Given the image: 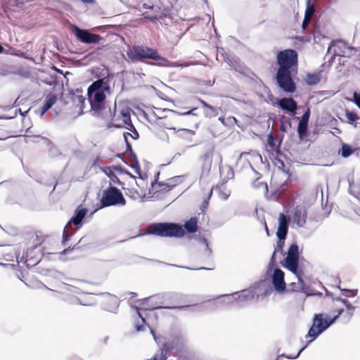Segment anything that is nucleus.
Segmentation results:
<instances>
[{"label":"nucleus","instance_id":"nucleus-1","mask_svg":"<svg viewBox=\"0 0 360 360\" xmlns=\"http://www.w3.org/2000/svg\"><path fill=\"white\" fill-rule=\"evenodd\" d=\"M127 56L130 62L135 63L137 62H144L146 59H150L156 63L150 62L149 65H157L159 66H172V63L164 57H162L156 49L146 46H134L129 47L127 51ZM172 66L179 67L178 62L172 63Z\"/></svg>","mask_w":360,"mask_h":360},{"label":"nucleus","instance_id":"nucleus-2","mask_svg":"<svg viewBox=\"0 0 360 360\" xmlns=\"http://www.w3.org/2000/svg\"><path fill=\"white\" fill-rule=\"evenodd\" d=\"M112 78L108 76L94 82L88 88V98L93 110H101L104 106L107 94H110V83Z\"/></svg>","mask_w":360,"mask_h":360},{"label":"nucleus","instance_id":"nucleus-3","mask_svg":"<svg viewBox=\"0 0 360 360\" xmlns=\"http://www.w3.org/2000/svg\"><path fill=\"white\" fill-rule=\"evenodd\" d=\"M149 233L161 237L181 238L185 231L180 224L172 222L156 223L149 226Z\"/></svg>","mask_w":360,"mask_h":360},{"label":"nucleus","instance_id":"nucleus-4","mask_svg":"<svg viewBox=\"0 0 360 360\" xmlns=\"http://www.w3.org/2000/svg\"><path fill=\"white\" fill-rule=\"evenodd\" d=\"M88 210L81 206L78 207L72 218L68 222L64 228L63 233L62 243L66 245L67 241L82 226V221L86 216Z\"/></svg>","mask_w":360,"mask_h":360},{"label":"nucleus","instance_id":"nucleus-5","mask_svg":"<svg viewBox=\"0 0 360 360\" xmlns=\"http://www.w3.org/2000/svg\"><path fill=\"white\" fill-rule=\"evenodd\" d=\"M336 320L337 317L330 318L325 314H316L313 319V324L306 335L307 338H312L308 342L307 345L328 329Z\"/></svg>","mask_w":360,"mask_h":360},{"label":"nucleus","instance_id":"nucleus-6","mask_svg":"<svg viewBox=\"0 0 360 360\" xmlns=\"http://www.w3.org/2000/svg\"><path fill=\"white\" fill-rule=\"evenodd\" d=\"M278 70H292L297 68L298 63V53L295 49H288L280 51L276 55Z\"/></svg>","mask_w":360,"mask_h":360},{"label":"nucleus","instance_id":"nucleus-7","mask_svg":"<svg viewBox=\"0 0 360 360\" xmlns=\"http://www.w3.org/2000/svg\"><path fill=\"white\" fill-rule=\"evenodd\" d=\"M101 203L103 207L124 205L126 200L117 188L110 186L108 188L103 191Z\"/></svg>","mask_w":360,"mask_h":360},{"label":"nucleus","instance_id":"nucleus-8","mask_svg":"<svg viewBox=\"0 0 360 360\" xmlns=\"http://www.w3.org/2000/svg\"><path fill=\"white\" fill-rule=\"evenodd\" d=\"M282 266L297 275L302 273L298 269L299 266V248L296 243H292L288 248L287 256L282 262Z\"/></svg>","mask_w":360,"mask_h":360},{"label":"nucleus","instance_id":"nucleus-9","mask_svg":"<svg viewBox=\"0 0 360 360\" xmlns=\"http://www.w3.org/2000/svg\"><path fill=\"white\" fill-rule=\"evenodd\" d=\"M352 50L353 48L350 47L345 41L341 39L333 40L328 48V53L332 54L329 63L331 64L335 56H350Z\"/></svg>","mask_w":360,"mask_h":360},{"label":"nucleus","instance_id":"nucleus-10","mask_svg":"<svg viewBox=\"0 0 360 360\" xmlns=\"http://www.w3.org/2000/svg\"><path fill=\"white\" fill-rule=\"evenodd\" d=\"M277 85L285 93H293L296 90V84L292 78L291 70H278L276 75Z\"/></svg>","mask_w":360,"mask_h":360},{"label":"nucleus","instance_id":"nucleus-11","mask_svg":"<svg viewBox=\"0 0 360 360\" xmlns=\"http://www.w3.org/2000/svg\"><path fill=\"white\" fill-rule=\"evenodd\" d=\"M71 30L76 38L84 44H97L102 39L99 34L91 33L89 30L82 29L75 25L71 26Z\"/></svg>","mask_w":360,"mask_h":360},{"label":"nucleus","instance_id":"nucleus-12","mask_svg":"<svg viewBox=\"0 0 360 360\" xmlns=\"http://www.w3.org/2000/svg\"><path fill=\"white\" fill-rule=\"evenodd\" d=\"M165 295L158 294L156 295L150 296L144 299L145 302H150L151 304L146 308V309H183L185 308L190 307V305H183V306H174V307H164L162 304L165 303L164 298Z\"/></svg>","mask_w":360,"mask_h":360},{"label":"nucleus","instance_id":"nucleus-13","mask_svg":"<svg viewBox=\"0 0 360 360\" xmlns=\"http://www.w3.org/2000/svg\"><path fill=\"white\" fill-rule=\"evenodd\" d=\"M307 210L303 205L295 206L292 211V221L298 227H303L307 221Z\"/></svg>","mask_w":360,"mask_h":360},{"label":"nucleus","instance_id":"nucleus-14","mask_svg":"<svg viewBox=\"0 0 360 360\" xmlns=\"http://www.w3.org/2000/svg\"><path fill=\"white\" fill-rule=\"evenodd\" d=\"M277 105L282 110L295 115L297 109V102L292 98H282L277 101Z\"/></svg>","mask_w":360,"mask_h":360},{"label":"nucleus","instance_id":"nucleus-15","mask_svg":"<svg viewBox=\"0 0 360 360\" xmlns=\"http://www.w3.org/2000/svg\"><path fill=\"white\" fill-rule=\"evenodd\" d=\"M272 284L274 289L278 292H282L285 288L284 281V272L280 269H275L272 274Z\"/></svg>","mask_w":360,"mask_h":360},{"label":"nucleus","instance_id":"nucleus-16","mask_svg":"<svg viewBox=\"0 0 360 360\" xmlns=\"http://www.w3.org/2000/svg\"><path fill=\"white\" fill-rule=\"evenodd\" d=\"M290 219L283 213H280L278 217V226L276 231V236H287L288 231Z\"/></svg>","mask_w":360,"mask_h":360},{"label":"nucleus","instance_id":"nucleus-17","mask_svg":"<svg viewBox=\"0 0 360 360\" xmlns=\"http://www.w3.org/2000/svg\"><path fill=\"white\" fill-rule=\"evenodd\" d=\"M236 300L241 304L249 302L255 297V292L253 289H246L240 291L239 293H235Z\"/></svg>","mask_w":360,"mask_h":360},{"label":"nucleus","instance_id":"nucleus-18","mask_svg":"<svg viewBox=\"0 0 360 360\" xmlns=\"http://www.w3.org/2000/svg\"><path fill=\"white\" fill-rule=\"evenodd\" d=\"M295 276L297 278V282H292L290 283V286L292 287L291 290L295 292H303L307 293V286L302 278V273H298Z\"/></svg>","mask_w":360,"mask_h":360},{"label":"nucleus","instance_id":"nucleus-19","mask_svg":"<svg viewBox=\"0 0 360 360\" xmlns=\"http://www.w3.org/2000/svg\"><path fill=\"white\" fill-rule=\"evenodd\" d=\"M213 154L214 147H212L200 157L201 160L203 162V168H207L208 170H210L212 165Z\"/></svg>","mask_w":360,"mask_h":360},{"label":"nucleus","instance_id":"nucleus-20","mask_svg":"<svg viewBox=\"0 0 360 360\" xmlns=\"http://www.w3.org/2000/svg\"><path fill=\"white\" fill-rule=\"evenodd\" d=\"M349 192L360 201V184L349 181ZM355 213L360 217V209L355 210Z\"/></svg>","mask_w":360,"mask_h":360},{"label":"nucleus","instance_id":"nucleus-21","mask_svg":"<svg viewBox=\"0 0 360 360\" xmlns=\"http://www.w3.org/2000/svg\"><path fill=\"white\" fill-rule=\"evenodd\" d=\"M122 160L125 164L134 169L136 173L140 174V166L136 154H133V155L131 156L128 155V160L127 161H124V160Z\"/></svg>","mask_w":360,"mask_h":360},{"label":"nucleus","instance_id":"nucleus-22","mask_svg":"<svg viewBox=\"0 0 360 360\" xmlns=\"http://www.w3.org/2000/svg\"><path fill=\"white\" fill-rule=\"evenodd\" d=\"M278 240L276 242V246L275 248V250L271 258V263L275 262V255L276 252H280L282 255H283V247L285 244V240L286 237L285 236H277Z\"/></svg>","mask_w":360,"mask_h":360},{"label":"nucleus","instance_id":"nucleus-23","mask_svg":"<svg viewBox=\"0 0 360 360\" xmlns=\"http://www.w3.org/2000/svg\"><path fill=\"white\" fill-rule=\"evenodd\" d=\"M179 176H174L168 179L167 183H159V186L161 188V190H167L170 191L172 188H174L179 183Z\"/></svg>","mask_w":360,"mask_h":360},{"label":"nucleus","instance_id":"nucleus-24","mask_svg":"<svg viewBox=\"0 0 360 360\" xmlns=\"http://www.w3.org/2000/svg\"><path fill=\"white\" fill-rule=\"evenodd\" d=\"M185 229L191 233H195L198 229V220L196 217H191L184 224Z\"/></svg>","mask_w":360,"mask_h":360},{"label":"nucleus","instance_id":"nucleus-25","mask_svg":"<svg viewBox=\"0 0 360 360\" xmlns=\"http://www.w3.org/2000/svg\"><path fill=\"white\" fill-rule=\"evenodd\" d=\"M354 150H354L350 145H348L347 143H343L342 145V148L339 150L338 153L342 158H347L349 157L354 152Z\"/></svg>","mask_w":360,"mask_h":360},{"label":"nucleus","instance_id":"nucleus-26","mask_svg":"<svg viewBox=\"0 0 360 360\" xmlns=\"http://www.w3.org/2000/svg\"><path fill=\"white\" fill-rule=\"evenodd\" d=\"M106 175L109 177L110 182L113 184H117L120 186L124 185L122 182H121L119 178L114 174V172L110 169V168H106L104 171Z\"/></svg>","mask_w":360,"mask_h":360},{"label":"nucleus","instance_id":"nucleus-27","mask_svg":"<svg viewBox=\"0 0 360 360\" xmlns=\"http://www.w3.org/2000/svg\"><path fill=\"white\" fill-rule=\"evenodd\" d=\"M308 124L299 122L297 126V134L300 139H303L307 135Z\"/></svg>","mask_w":360,"mask_h":360},{"label":"nucleus","instance_id":"nucleus-28","mask_svg":"<svg viewBox=\"0 0 360 360\" xmlns=\"http://www.w3.org/2000/svg\"><path fill=\"white\" fill-rule=\"evenodd\" d=\"M57 96L53 94H49L45 98L44 104L49 108H51L56 102Z\"/></svg>","mask_w":360,"mask_h":360},{"label":"nucleus","instance_id":"nucleus-29","mask_svg":"<svg viewBox=\"0 0 360 360\" xmlns=\"http://www.w3.org/2000/svg\"><path fill=\"white\" fill-rule=\"evenodd\" d=\"M320 80L321 78L319 74H309L307 77V83L309 85H316Z\"/></svg>","mask_w":360,"mask_h":360},{"label":"nucleus","instance_id":"nucleus-30","mask_svg":"<svg viewBox=\"0 0 360 360\" xmlns=\"http://www.w3.org/2000/svg\"><path fill=\"white\" fill-rule=\"evenodd\" d=\"M177 131L179 132V136L185 138V139H188L189 136H192V135L195 134L194 131L188 129H178Z\"/></svg>","mask_w":360,"mask_h":360},{"label":"nucleus","instance_id":"nucleus-31","mask_svg":"<svg viewBox=\"0 0 360 360\" xmlns=\"http://www.w3.org/2000/svg\"><path fill=\"white\" fill-rule=\"evenodd\" d=\"M307 7L304 15L307 16V18H311L315 12V8H314V6L311 4V2L308 1V0L307 1Z\"/></svg>","mask_w":360,"mask_h":360},{"label":"nucleus","instance_id":"nucleus-32","mask_svg":"<svg viewBox=\"0 0 360 360\" xmlns=\"http://www.w3.org/2000/svg\"><path fill=\"white\" fill-rule=\"evenodd\" d=\"M342 304L346 307L349 318L352 317L353 316V311L355 309V307L352 305L347 300H342Z\"/></svg>","mask_w":360,"mask_h":360},{"label":"nucleus","instance_id":"nucleus-33","mask_svg":"<svg viewBox=\"0 0 360 360\" xmlns=\"http://www.w3.org/2000/svg\"><path fill=\"white\" fill-rule=\"evenodd\" d=\"M122 115L123 117V121L124 124L127 125V127H130L131 125H133L130 115L127 112L122 111Z\"/></svg>","mask_w":360,"mask_h":360},{"label":"nucleus","instance_id":"nucleus-34","mask_svg":"<svg viewBox=\"0 0 360 360\" xmlns=\"http://www.w3.org/2000/svg\"><path fill=\"white\" fill-rule=\"evenodd\" d=\"M267 141L269 146L272 149L274 150L276 148V140L274 136V135L270 133L267 136Z\"/></svg>","mask_w":360,"mask_h":360},{"label":"nucleus","instance_id":"nucleus-35","mask_svg":"<svg viewBox=\"0 0 360 360\" xmlns=\"http://www.w3.org/2000/svg\"><path fill=\"white\" fill-rule=\"evenodd\" d=\"M310 115H311L310 108H308L307 109V110L304 112L300 122H302V123L308 124L309 117H310Z\"/></svg>","mask_w":360,"mask_h":360},{"label":"nucleus","instance_id":"nucleus-36","mask_svg":"<svg viewBox=\"0 0 360 360\" xmlns=\"http://www.w3.org/2000/svg\"><path fill=\"white\" fill-rule=\"evenodd\" d=\"M346 117L347 118L348 122L350 124L355 122L357 119V117L355 113H354L353 112L348 111V110L346 112Z\"/></svg>","mask_w":360,"mask_h":360},{"label":"nucleus","instance_id":"nucleus-37","mask_svg":"<svg viewBox=\"0 0 360 360\" xmlns=\"http://www.w3.org/2000/svg\"><path fill=\"white\" fill-rule=\"evenodd\" d=\"M157 262L161 263V264H164L165 265H167V266H176V267H179V268L191 269V268L187 267V266H179V265H176V264H168V263H165V262H160V261H157ZM199 269L209 270L210 269L204 268V267L198 268V269H191V270H199Z\"/></svg>","mask_w":360,"mask_h":360},{"label":"nucleus","instance_id":"nucleus-38","mask_svg":"<svg viewBox=\"0 0 360 360\" xmlns=\"http://www.w3.org/2000/svg\"><path fill=\"white\" fill-rule=\"evenodd\" d=\"M200 102L202 104V106L203 108H208L210 109L213 114L216 115L217 114V109L216 108H214V106L208 104L207 103H206L205 101H202V100H200Z\"/></svg>","mask_w":360,"mask_h":360},{"label":"nucleus","instance_id":"nucleus-39","mask_svg":"<svg viewBox=\"0 0 360 360\" xmlns=\"http://www.w3.org/2000/svg\"><path fill=\"white\" fill-rule=\"evenodd\" d=\"M127 129L132 132L131 137L134 139H137L139 137V133L134 125H131L130 127H127Z\"/></svg>","mask_w":360,"mask_h":360},{"label":"nucleus","instance_id":"nucleus-40","mask_svg":"<svg viewBox=\"0 0 360 360\" xmlns=\"http://www.w3.org/2000/svg\"><path fill=\"white\" fill-rule=\"evenodd\" d=\"M353 101L360 108V92L353 93Z\"/></svg>","mask_w":360,"mask_h":360},{"label":"nucleus","instance_id":"nucleus-41","mask_svg":"<svg viewBox=\"0 0 360 360\" xmlns=\"http://www.w3.org/2000/svg\"><path fill=\"white\" fill-rule=\"evenodd\" d=\"M200 241L204 244L207 255H210L212 252V250L209 248V244H208L207 240L205 238L202 237L200 238Z\"/></svg>","mask_w":360,"mask_h":360},{"label":"nucleus","instance_id":"nucleus-42","mask_svg":"<svg viewBox=\"0 0 360 360\" xmlns=\"http://www.w3.org/2000/svg\"><path fill=\"white\" fill-rule=\"evenodd\" d=\"M212 193V191H210V193H209V196H208V198H206V199H205V200H203L202 204V205H201V207H200V209H201V210H202V212H203L205 209H207V206H208V204H209V200H210V196H211Z\"/></svg>","mask_w":360,"mask_h":360},{"label":"nucleus","instance_id":"nucleus-43","mask_svg":"<svg viewBox=\"0 0 360 360\" xmlns=\"http://www.w3.org/2000/svg\"><path fill=\"white\" fill-rule=\"evenodd\" d=\"M125 143L127 146L126 153L129 156L133 155V154H135L132 150L131 145L129 143V141H127Z\"/></svg>","mask_w":360,"mask_h":360},{"label":"nucleus","instance_id":"nucleus-44","mask_svg":"<svg viewBox=\"0 0 360 360\" xmlns=\"http://www.w3.org/2000/svg\"><path fill=\"white\" fill-rule=\"evenodd\" d=\"M343 290L345 291L346 292L349 293V295H347V297H355L357 295V292H358V290L356 289H352V290L344 289Z\"/></svg>","mask_w":360,"mask_h":360},{"label":"nucleus","instance_id":"nucleus-45","mask_svg":"<svg viewBox=\"0 0 360 360\" xmlns=\"http://www.w3.org/2000/svg\"><path fill=\"white\" fill-rule=\"evenodd\" d=\"M306 347H302L299 352L297 354V355H295V356H290V355H285V354H282L281 356H284L287 359H297L301 354V352L305 349Z\"/></svg>","mask_w":360,"mask_h":360},{"label":"nucleus","instance_id":"nucleus-46","mask_svg":"<svg viewBox=\"0 0 360 360\" xmlns=\"http://www.w3.org/2000/svg\"><path fill=\"white\" fill-rule=\"evenodd\" d=\"M49 153L51 156H57L59 154V151L56 147L52 146L49 149Z\"/></svg>","mask_w":360,"mask_h":360},{"label":"nucleus","instance_id":"nucleus-47","mask_svg":"<svg viewBox=\"0 0 360 360\" xmlns=\"http://www.w3.org/2000/svg\"><path fill=\"white\" fill-rule=\"evenodd\" d=\"M311 21V18H307V16L304 15V20H303V22H302V27L303 29H306L308 24L309 23V22Z\"/></svg>","mask_w":360,"mask_h":360},{"label":"nucleus","instance_id":"nucleus-48","mask_svg":"<svg viewBox=\"0 0 360 360\" xmlns=\"http://www.w3.org/2000/svg\"><path fill=\"white\" fill-rule=\"evenodd\" d=\"M49 109L50 108L44 105L41 110L40 116H43Z\"/></svg>","mask_w":360,"mask_h":360},{"label":"nucleus","instance_id":"nucleus-49","mask_svg":"<svg viewBox=\"0 0 360 360\" xmlns=\"http://www.w3.org/2000/svg\"><path fill=\"white\" fill-rule=\"evenodd\" d=\"M49 109L50 108L44 105L41 110L40 116H43Z\"/></svg>","mask_w":360,"mask_h":360},{"label":"nucleus","instance_id":"nucleus-50","mask_svg":"<svg viewBox=\"0 0 360 360\" xmlns=\"http://www.w3.org/2000/svg\"><path fill=\"white\" fill-rule=\"evenodd\" d=\"M49 109L50 108L44 105L41 110L40 116H43Z\"/></svg>","mask_w":360,"mask_h":360},{"label":"nucleus","instance_id":"nucleus-51","mask_svg":"<svg viewBox=\"0 0 360 360\" xmlns=\"http://www.w3.org/2000/svg\"><path fill=\"white\" fill-rule=\"evenodd\" d=\"M233 176H234L233 170L232 169L231 167H229V172H228V176H229V178H233Z\"/></svg>","mask_w":360,"mask_h":360},{"label":"nucleus","instance_id":"nucleus-52","mask_svg":"<svg viewBox=\"0 0 360 360\" xmlns=\"http://www.w3.org/2000/svg\"><path fill=\"white\" fill-rule=\"evenodd\" d=\"M136 329L137 331L144 330V326L143 325L136 324Z\"/></svg>","mask_w":360,"mask_h":360},{"label":"nucleus","instance_id":"nucleus-53","mask_svg":"<svg viewBox=\"0 0 360 360\" xmlns=\"http://www.w3.org/2000/svg\"><path fill=\"white\" fill-rule=\"evenodd\" d=\"M195 110V109H192L189 111H187V112H183V113H180L179 115H193V111Z\"/></svg>","mask_w":360,"mask_h":360},{"label":"nucleus","instance_id":"nucleus-54","mask_svg":"<svg viewBox=\"0 0 360 360\" xmlns=\"http://www.w3.org/2000/svg\"><path fill=\"white\" fill-rule=\"evenodd\" d=\"M136 309H137L138 315H139V316L141 318V319L142 322H143V323H146V319L142 316L141 314V313H140V311H139V309H138V308H137Z\"/></svg>","mask_w":360,"mask_h":360},{"label":"nucleus","instance_id":"nucleus-55","mask_svg":"<svg viewBox=\"0 0 360 360\" xmlns=\"http://www.w3.org/2000/svg\"><path fill=\"white\" fill-rule=\"evenodd\" d=\"M160 360H166L167 359V356H166V354H165V352L164 351H161V354H160Z\"/></svg>","mask_w":360,"mask_h":360},{"label":"nucleus","instance_id":"nucleus-56","mask_svg":"<svg viewBox=\"0 0 360 360\" xmlns=\"http://www.w3.org/2000/svg\"><path fill=\"white\" fill-rule=\"evenodd\" d=\"M131 134H130L129 132H124L123 136H124V141L126 142L127 141H128V136H131Z\"/></svg>","mask_w":360,"mask_h":360},{"label":"nucleus","instance_id":"nucleus-57","mask_svg":"<svg viewBox=\"0 0 360 360\" xmlns=\"http://www.w3.org/2000/svg\"><path fill=\"white\" fill-rule=\"evenodd\" d=\"M80 1L86 4H94L95 2V0H80Z\"/></svg>","mask_w":360,"mask_h":360},{"label":"nucleus","instance_id":"nucleus-58","mask_svg":"<svg viewBox=\"0 0 360 360\" xmlns=\"http://www.w3.org/2000/svg\"><path fill=\"white\" fill-rule=\"evenodd\" d=\"M343 311H344L343 309H340L338 311V314L335 315L334 317H337V319H338L339 318V316L342 314Z\"/></svg>","mask_w":360,"mask_h":360},{"label":"nucleus","instance_id":"nucleus-59","mask_svg":"<svg viewBox=\"0 0 360 360\" xmlns=\"http://www.w3.org/2000/svg\"><path fill=\"white\" fill-rule=\"evenodd\" d=\"M77 303L81 304V305H89V304L82 303L79 299H76Z\"/></svg>","mask_w":360,"mask_h":360},{"label":"nucleus","instance_id":"nucleus-60","mask_svg":"<svg viewBox=\"0 0 360 360\" xmlns=\"http://www.w3.org/2000/svg\"><path fill=\"white\" fill-rule=\"evenodd\" d=\"M165 111H167L172 114H176V112H175L174 110H172L165 109Z\"/></svg>","mask_w":360,"mask_h":360},{"label":"nucleus","instance_id":"nucleus-61","mask_svg":"<svg viewBox=\"0 0 360 360\" xmlns=\"http://www.w3.org/2000/svg\"><path fill=\"white\" fill-rule=\"evenodd\" d=\"M335 300H337V301L341 302L342 303V300H347L346 299H342V298H341L340 297H336Z\"/></svg>","mask_w":360,"mask_h":360},{"label":"nucleus","instance_id":"nucleus-62","mask_svg":"<svg viewBox=\"0 0 360 360\" xmlns=\"http://www.w3.org/2000/svg\"><path fill=\"white\" fill-rule=\"evenodd\" d=\"M265 231H266V233L268 236H269V229H268V227L266 226V224L265 223Z\"/></svg>","mask_w":360,"mask_h":360},{"label":"nucleus","instance_id":"nucleus-63","mask_svg":"<svg viewBox=\"0 0 360 360\" xmlns=\"http://www.w3.org/2000/svg\"><path fill=\"white\" fill-rule=\"evenodd\" d=\"M148 360H158V356H157V355H155V356H153L151 359H148Z\"/></svg>","mask_w":360,"mask_h":360},{"label":"nucleus","instance_id":"nucleus-64","mask_svg":"<svg viewBox=\"0 0 360 360\" xmlns=\"http://www.w3.org/2000/svg\"><path fill=\"white\" fill-rule=\"evenodd\" d=\"M124 172H125L127 174L129 175L131 178L135 179V176H134V175L131 174L129 172L125 171Z\"/></svg>","mask_w":360,"mask_h":360}]
</instances>
